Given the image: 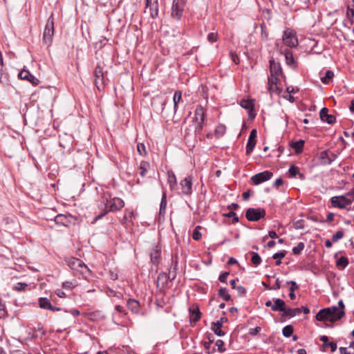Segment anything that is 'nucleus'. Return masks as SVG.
I'll return each mask as SVG.
<instances>
[{"mask_svg":"<svg viewBox=\"0 0 354 354\" xmlns=\"http://www.w3.org/2000/svg\"><path fill=\"white\" fill-rule=\"evenodd\" d=\"M283 41L289 48H295L298 45V39L296 32L290 28L284 30Z\"/></svg>","mask_w":354,"mask_h":354,"instance_id":"obj_4","label":"nucleus"},{"mask_svg":"<svg viewBox=\"0 0 354 354\" xmlns=\"http://www.w3.org/2000/svg\"><path fill=\"white\" fill-rule=\"evenodd\" d=\"M268 91L270 94L276 93L277 95H279L281 91L282 88L279 85V79L277 77H268Z\"/></svg>","mask_w":354,"mask_h":354,"instance_id":"obj_8","label":"nucleus"},{"mask_svg":"<svg viewBox=\"0 0 354 354\" xmlns=\"http://www.w3.org/2000/svg\"><path fill=\"white\" fill-rule=\"evenodd\" d=\"M270 77H279L283 75L281 64L279 62H276L273 59L270 60Z\"/></svg>","mask_w":354,"mask_h":354,"instance_id":"obj_14","label":"nucleus"},{"mask_svg":"<svg viewBox=\"0 0 354 354\" xmlns=\"http://www.w3.org/2000/svg\"><path fill=\"white\" fill-rule=\"evenodd\" d=\"M230 273L228 272H223L218 277V280L222 283H226L227 278L229 276Z\"/></svg>","mask_w":354,"mask_h":354,"instance_id":"obj_62","label":"nucleus"},{"mask_svg":"<svg viewBox=\"0 0 354 354\" xmlns=\"http://www.w3.org/2000/svg\"><path fill=\"white\" fill-rule=\"evenodd\" d=\"M257 131L256 129H252L250 133L247 145H246V151L245 153L247 156H250L251 153L253 151L256 143H257Z\"/></svg>","mask_w":354,"mask_h":354,"instance_id":"obj_9","label":"nucleus"},{"mask_svg":"<svg viewBox=\"0 0 354 354\" xmlns=\"http://www.w3.org/2000/svg\"><path fill=\"white\" fill-rule=\"evenodd\" d=\"M227 321V319L226 317H221L216 322H212V325L218 326L222 327L223 323L226 322Z\"/></svg>","mask_w":354,"mask_h":354,"instance_id":"obj_63","label":"nucleus"},{"mask_svg":"<svg viewBox=\"0 0 354 354\" xmlns=\"http://www.w3.org/2000/svg\"><path fill=\"white\" fill-rule=\"evenodd\" d=\"M319 160L322 165H328L331 164V160L329 158L328 149L322 151L319 153Z\"/></svg>","mask_w":354,"mask_h":354,"instance_id":"obj_23","label":"nucleus"},{"mask_svg":"<svg viewBox=\"0 0 354 354\" xmlns=\"http://www.w3.org/2000/svg\"><path fill=\"white\" fill-rule=\"evenodd\" d=\"M110 196H102V202L104 203L106 210L109 212H116L120 210L124 206V202L120 198L115 197L109 200Z\"/></svg>","mask_w":354,"mask_h":354,"instance_id":"obj_1","label":"nucleus"},{"mask_svg":"<svg viewBox=\"0 0 354 354\" xmlns=\"http://www.w3.org/2000/svg\"><path fill=\"white\" fill-rule=\"evenodd\" d=\"M127 307L129 309L135 314H137L139 313L140 304L138 301L134 299H129L127 301Z\"/></svg>","mask_w":354,"mask_h":354,"instance_id":"obj_24","label":"nucleus"},{"mask_svg":"<svg viewBox=\"0 0 354 354\" xmlns=\"http://www.w3.org/2000/svg\"><path fill=\"white\" fill-rule=\"evenodd\" d=\"M344 236V232L342 230L337 231L335 234L333 235L332 240L333 242H337Z\"/></svg>","mask_w":354,"mask_h":354,"instance_id":"obj_51","label":"nucleus"},{"mask_svg":"<svg viewBox=\"0 0 354 354\" xmlns=\"http://www.w3.org/2000/svg\"><path fill=\"white\" fill-rule=\"evenodd\" d=\"M205 115L206 113L204 107L201 104L197 105L194 111V120L196 122L205 121Z\"/></svg>","mask_w":354,"mask_h":354,"instance_id":"obj_19","label":"nucleus"},{"mask_svg":"<svg viewBox=\"0 0 354 354\" xmlns=\"http://www.w3.org/2000/svg\"><path fill=\"white\" fill-rule=\"evenodd\" d=\"M137 151L139 155L146 156L147 154L145 145L143 143H138L137 145Z\"/></svg>","mask_w":354,"mask_h":354,"instance_id":"obj_43","label":"nucleus"},{"mask_svg":"<svg viewBox=\"0 0 354 354\" xmlns=\"http://www.w3.org/2000/svg\"><path fill=\"white\" fill-rule=\"evenodd\" d=\"M54 17L51 15L47 20L45 28L43 32V43L49 46H50L54 35Z\"/></svg>","mask_w":354,"mask_h":354,"instance_id":"obj_2","label":"nucleus"},{"mask_svg":"<svg viewBox=\"0 0 354 354\" xmlns=\"http://www.w3.org/2000/svg\"><path fill=\"white\" fill-rule=\"evenodd\" d=\"M135 217L133 209H126L124 215L122 219V224L127 225L130 223H133V219L135 218Z\"/></svg>","mask_w":354,"mask_h":354,"instance_id":"obj_21","label":"nucleus"},{"mask_svg":"<svg viewBox=\"0 0 354 354\" xmlns=\"http://www.w3.org/2000/svg\"><path fill=\"white\" fill-rule=\"evenodd\" d=\"M167 182L171 190L174 189L177 186V180L174 172L172 170L167 171Z\"/></svg>","mask_w":354,"mask_h":354,"instance_id":"obj_26","label":"nucleus"},{"mask_svg":"<svg viewBox=\"0 0 354 354\" xmlns=\"http://www.w3.org/2000/svg\"><path fill=\"white\" fill-rule=\"evenodd\" d=\"M190 322H197L201 317V313L198 309V308H196L194 309H190Z\"/></svg>","mask_w":354,"mask_h":354,"instance_id":"obj_29","label":"nucleus"},{"mask_svg":"<svg viewBox=\"0 0 354 354\" xmlns=\"http://www.w3.org/2000/svg\"><path fill=\"white\" fill-rule=\"evenodd\" d=\"M230 56L234 64H239V62H240L239 57L236 53L231 51L230 53Z\"/></svg>","mask_w":354,"mask_h":354,"instance_id":"obj_56","label":"nucleus"},{"mask_svg":"<svg viewBox=\"0 0 354 354\" xmlns=\"http://www.w3.org/2000/svg\"><path fill=\"white\" fill-rule=\"evenodd\" d=\"M236 290L240 297L245 296L246 294V289L242 286H237Z\"/></svg>","mask_w":354,"mask_h":354,"instance_id":"obj_61","label":"nucleus"},{"mask_svg":"<svg viewBox=\"0 0 354 354\" xmlns=\"http://www.w3.org/2000/svg\"><path fill=\"white\" fill-rule=\"evenodd\" d=\"M55 222L57 225L67 226L70 223L68 217L64 214H58L55 218Z\"/></svg>","mask_w":354,"mask_h":354,"instance_id":"obj_27","label":"nucleus"},{"mask_svg":"<svg viewBox=\"0 0 354 354\" xmlns=\"http://www.w3.org/2000/svg\"><path fill=\"white\" fill-rule=\"evenodd\" d=\"M188 0H173L171 16L173 19L180 21L182 19Z\"/></svg>","mask_w":354,"mask_h":354,"instance_id":"obj_3","label":"nucleus"},{"mask_svg":"<svg viewBox=\"0 0 354 354\" xmlns=\"http://www.w3.org/2000/svg\"><path fill=\"white\" fill-rule=\"evenodd\" d=\"M260 27H261V39L263 41H267L268 39V32L266 30V28L264 23L261 24L260 25Z\"/></svg>","mask_w":354,"mask_h":354,"instance_id":"obj_45","label":"nucleus"},{"mask_svg":"<svg viewBox=\"0 0 354 354\" xmlns=\"http://www.w3.org/2000/svg\"><path fill=\"white\" fill-rule=\"evenodd\" d=\"M182 100V92L180 91H176L174 93L173 101H174V110L176 113L178 109V104Z\"/></svg>","mask_w":354,"mask_h":354,"instance_id":"obj_30","label":"nucleus"},{"mask_svg":"<svg viewBox=\"0 0 354 354\" xmlns=\"http://www.w3.org/2000/svg\"><path fill=\"white\" fill-rule=\"evenodd\" d=\"M221 328L222 327H221V326H214L212 324V327H211V328L214 331V333L219 337H222V336L225 335V333L221 330Z\"/></svg>","mask_w":354,"mask_h":354,"instance_id":"obj_47","label":"nucleus"},{"mask_svg":"<svg viewBox=\"0 0 354 354\" xmlns=\"http://www.w3.org/2000/svg\"><path fill=\"white\" fill-rule=\"evenodd\" d=\"M282 313H283L282 317H284L291 318V317H295V313L293 311V308H289V307L287 308L286 306L285 310H283V311Z\"/></svg>","mask_w":354,"mask_h":354,"instance_id":"obj_40","label":"nucleus"},{"mask_svg":"<svg viewBox=\"0 0 354 354\" xmlns=\"http://www.w3.org/2000/svg\"><path fill=\"white\" fill-rule=\"evenodd\" d=\"M274 303L273 306H272V310L283 312L285 310L286 303L285 301L279 298L273 299Z\"/></svg>","mask_w":354,"mask_h":354,"instance_id":"obj_22","label":"nucleus"},{"mask_svg":"<svg viewBox=\"0 0 354 354\" xmlns=\"http://www.w3.org/2000/svg\"><path fill=\"white\" fill-rule=\"evenodd\" d=\"M27 286L28 285L26 283L19 282L16 284V286L14 288V290L17 291H21L24 290Z\"/></svg>","mask_w":354,"mask_h":354,"instance_id":"obj_59","label":"nucleus"},{"mask_svg":"<svg viewBox=\"0 0 354 354\" xmlns=\"http://www.w3.org/2000/svg\"><path fill=\"white\" fill-rule=\"evenodd\" d=\"M344 200H346V198H344V195L339 196H333L330 198V203H331V205L334 207L345 209L346 205H348L346 202L344 203Z\"/></svg>","mask_w":354,"mask_h":354,"instance_id":"obj_17","label":"nucleus"},{"mask_svg":"<svg viewBox=\"0 0 354 354\" xmlns=\"http://www.w3.org/2000/svg\"><path fill=\"white\" fill-rule=\"evenodd\" d=\"M93 75L95 77V84L100 90L101 89V87L104 86L103 68L100 64H97L95 67Z\"/></svg>","mask_w":354,"mask_h":354,"instance_id":"obj_6","label":"nucleus"},{"mask_svg":"<svg viewBox=\"0 0 354 354\" xmlns=\"http://www.w3.org/2000/svg\"><path fill=\"white\" fill-rule=\"evenodd\" d=\"M18 77L21 80H26L35 86L38 85L39 83V80L26 69L21 71L18 74Z\"/></svg>","mask_w":354,"mask_h":354,"instance_id":"obj_13","label":"nucleus"},{"mask_svg":"<svg viewBox=\"0 0 354 354\" xmlns=\"http://www.w3.org/2000/svg\"><path fill=\"white\" fill-rule=\"evenodd\" d=\"M225 131L226 129L224 125H218L215 129V136L220 138L225 134Z\"/></svg>","mask_w":354,"mask_h":354,"instance_id":"obj_41","label":"nucleus"},{"mask_svg":"<svg viewBox=\"0 0 354 354\" xmlns=\"http://www.w3.org/2000/svg\"><path fill=\"white\" fill-rule=\"evenodd\" d=\"M251 261L252 263L255 266H257L261 264V258L259 256V254L255 252H252L251 253Z\"/></svg>","mask_w":354,"mask_h":354,"instance_id":"obj_38","label":"nucleus"},{"mask_svg":"<svg viewBox=\"0 0 354 354\" xmlns=\"http://www.w3.org/2000/svg\"><path fill=\"white\" fill-rule=\"evenodd\" d=\"M201 228L200 226H197L194 232H193V234H192V238L195 241H198L201 239V236H202V234L201 233L198 231V229Z\"/></svg>","mask_w":354,"mask_h":354,"instance_id":"obj_50","label":"nucleus"},{"mask_svg":"<svg viewBox=\"0 0 354 354\" xmlns=\"http://www.w3.org/2000/svg\"><path fill=\"white\" fill-rule=\"evenodd\" d=\"M68 266L74 271H78L80 268L86 269V264L80 259L71 257L68 260Z\"/></svg>","mask_w":354,"mask_h":354,"instance_id":"obj_16","label":"nucleus"},{"mask_svg":"<svg viewBox=\"0 0 354 354\" xmlns=\"http://www.w3.org/2000/svg\"><path fill=\"white\" fill-rule=\"evenodd\" d=\"M294 329L291 325L286 326L282 330V334L286 337H290L293 333Z\"/></svg>","mask_w":354,"mask_h":354,"instance_id":"obj_39","label":"nucleus"},{"mask_svg":"<svg viewBox=\"0 0 354 354\" xmlns=\"http://www.w3.org/2000/svg\"><path fill=\"white\" fill-rule=\"evenodd\" d=\"M150 167V164L147 161H141L138 170L139 174L142 177H145L147 175V173Z\"/></svg>","mask_w":354,"mask_h":354,"instance_id":"obj_28","label":"nucleus"},{"mask_svg":"<svg viewBox=\"0 0 354 354\" xmlns=\"http://www.w3.org/2000/svg\"><path fill=\"white\" fill-rule=\"evenodd\" d=\"M334 76V73L332 71H327L325 73V75L322 77H321V81L322 83L325 84H328L330 83V81L332 80V78Z\"/></svg>","mask_w":354,"mask_h":354,"instance_id":"obj_37","label":"nucleus"},{"mask_svg":"<svg viewBox=\"0 0 354 354\" xmlns=\"http://www.w3.org/2000/svg\"><path fill=\"white\" fill-rule=\"evenodd\" d=\"M218 296L221 297L226 301H228L231 299V296L227 293V290L226 288H221L218 290Z\"/></svg>","mask_w":354,"mask_h":354,"instance_id":"obj_36","label":"nucleus"},{"mask_svg":"<svg viewBox=\"0 0 354 354\" xmlns=\"http://www.w3.org/2000/svg\"><path fill=\"white\" fill-rule=\"evenodd\" d=\"M299 168L297 167V166H295V165H292L289 168V173H290V175L292 176V177H295L296 175L297 174H299Z\"/></svg>","mask_w":354,"mask_h":354,"instance_id":"obj_52","label":"nucleus"},{"mask_svg":"<svg viewBox=\"0 0 354 354\" xmlns=\"http://www.w3.org/2000/svg\"><path fill=\"white\" fill-rule=\"evenodd\" d=\"M204 124H205V121H198L197 122V124L195 127V132L197 133H200L202 130H203V126H204Z\"/></svg>","mask_w":354,"mask_h":354,"instance_id":"obj_58","label":"nucleus"},{"mask_svg":"<svg viewBox=\"0 0 354 354\" xmlns=\"http://www.w3.org/2000/svg\"><path fill=\"white\" fill-rule=\"evenodd\" d=\"M304 146V141L302 140H299L298 141L294 142L292 143L291 147L295 151L296 153H299L301 152Z\"/></svg>","mask_w":354,"mask_h":354,"instance_id":"obj_31","label":"nucleus"},{"mask_svg":"<svg viewBox=\"0 0 354 354\" xmlns=\"http://www.w3.org/2000/svg\"><path fill=\"white\" fill-rule=\"evenodd\" d=\"M240 105L242 108L247 109L248 111L253 110L254 109L253 100H251L243 99L240 102Z\"/></svg>","mask_w":354,"mask_h":354,"instance_id":"obj_34","label":"nucleus"},{"mask_svg":"<svg viewBox=\"0 0 354 354\" xmlns=\"http://www.w3.org/2000/svg\"><path fill=\"white\" fill-rule=\"evenodd\" d=\"M223 216L227 217V218H232V223H236L239 222V217L237 216L236 214L234 212H230L226 214H223Z\"/></svg>","mask_w":354,"mask_h":354,"instance_id":"obj_44","label":"nucleus"},{"mask_svg":"<svg viewBox=\"0 0 354 354\" xmlns=\"http://www.w3.org/2000/svg\"><path fill=\"white\" fill-rule=\"evenodd\" d=\"M279 50L281 53L284 54L286 64L291 67H295V61L292 53L289 49H285L283 50L282 49H279Z\"/></svg>","mask_w":354,"mask_h":354,"instance_id":"obj_20","label":"nucleus"},{"mask_svg":"<svg viewBox=\"0 0 354 354\" xmlns=\"http://www.w3.org/2000/svg\"><path fill=\"white\" fill-rule=\"evenodd\" d=\"M39 306L40 308L47 310L52 308L50 301L46 297H40L39 299Z\"/></svg>","mask_w":354,"mask_h":354,"instance_id":"obj_32","label":"nucleus"},{"mask_svg":"<svg viewBox=\"0 0 354 354\" xmlns=\"http://www.w3.org/2000/svg\"><path fill=\"white\" fill-rule=\"evenodd\" d=\"M348 259L346 257L342 256L337 260L336 266L343 270L348 265Z\"/></svg>","mask_w":354,"mask_h":354,"instance_id":"obj_33","label":"nucleus"},{"mask_svg":"<svg viewBox=\"0 0 354 354\" xmlns=\"http://www.w3.org/2000/svg\"><path fill=\"white\" fill-rule=\"evenodd\" d=\"M329 309V322H335L339 320L345 315L343 310H339L337 306H332L328 308Z\"/></svg>","mask_w":354,"mask_h":354,"instance_id":"obj_11","label":"nucleus"},{"mask_svg":"<svg viewBox=\"0 0 354 354\" xmlns=\"http://www.w3.org/2000/svg\"><path fill=\"white\" fill-rule=\"evenodd\" d=\"M77 272H80L85 277H88L91 274V270L86 265V269L84 268H80Z\"/></svg>","mask_w":354,"mask_h":354,"instance_id":"obj_57","label":"nucleus"},{"mask_svg":"<svg viewBox=\"0 0 354 354\" xmlns=\"http://www.w3.org/2000/svg\"><path fill=\"white\" fill-rule=\"evenodd\" d=\"M293 227L296 230H301L305 227L304 226V221L302 219H299L293 223Z\"/></svg>","mask_w":354,"mask_h":354,"instance_id":"obj_49","label":"nucleus"},{"mask_svg":"<svg viewBox=\"0 0 354 354\" xmlns=\"http://www.w3.org/2000/svg\"><path fill=\"white\" fill-rule=\"evenodd\" d=\"M167 204V201L166 193L163 192V194H162V196L161 198V201H160V211H159L160 214H165Z\"/></svg>","mask_w":354,"mask_h":354,"instance_id":"obj_35","label":"nucleus"},{"mask_svg":"<svg viewBox=\"0 0 354 354\" xmlns=\"http://www.w3.org/2000/svg\"><path fill=\"white\" fill-rule=\"evenodd\" d=\"M217 39H218L217 32H209L207 35V40L211 43L216 42L217 41Z\"/></svg>","mask_w":354,"mask_h":354,"instance_id":"obj_53","label":"nucleus"},{"mask_svg":"<svg viewBox=\"0 0 354 354\" xmlns=\"http://www.w3.org/2000/svg\"><path fill=\"white\" fill-rule=\"evenodd\" d=\"M344 196L346 199L344 200V203L346 202L348 205H351L354 201V190L347 192Z\"/></svg>","mask_w":354,"mask_h":354,"instance_id":"obj_42","label":"nucleus"},{"mask_svg":"<svg viewBox=\"0 0 354 354\" xmlns=\"http://www.w3.org/2000/svg\"><path fill=\"white\" fill-rule=\"evenodd\" d=\"M261 330V328L260 326H257L254 328H250L249 330L248 334L252 336L257 335Z\"/></svg>","mask_w":354,"mask_h":354,"instance_id":"obj_60","label":"nucleus"},{"mask_svg":"<svg viewBox=\"0 0 354 354\" xmlns=\"http://www.w3.org/2000/svg\"><path fill=\"white\" fill-rule=\"evenodd\" d=\"M215 346L220 353H223L225 351L224 342L221 339H218L216 342Z\"/></svg>","mask_w":354,"mask_h":354,"instance_id":"obj_48","label":"nucleus"},{"mask_svg":"<svg viewBox=\"0 0 354 354\" xmlns=\"http://www.w3.org/2000/svg\"><path fill=\"white\" fill-rule=\"evenodd\" d=\"M272 176L273 174L271 171H264L252 176L251 179L253 183L257 185L265 181L270 180L272 177Z\"/></svg>","mask_w":354,"mask_h":354,"instance_id":"obj_7","label":"nucleus"},{"mask_svg":"<svg viewBox=\"0 0 354 354\" xmlns=\"http://www.w3.org/2000/svg\"><path fill=\"white\" fill-rule=\"evenodd\" d=\"M305 245L303 242H300L297 246L292 248V252L294 254H299L304 249Z\"/></svg>","mask_w":354,"mask_h":354,"instance_id":"obj_46","label":"nucleus"},{"mask_svg":"<svg viewBox=\"0 0 354 354\" xmlns=\"http://www.w3.org/2000/svg\"><path fill=\"white\" fill-rule=\"evenodd\" d=\"M151 261L153 264L157 265L161 256V248L158 244H156L152 248L151 253Z\"/></svg>","mask_w":354,"mask_h":354,"instance_id":"obj_18","label":"nucleus"},{"mask_svg":"<svg viewBox=\"0 0 354 354\" xmlns=\"http://www.w3.org/2000/svg\"><path fill=\"white\" fill-rule=\"evenodd\" d=\"M281 288V281L279 278L276 279L275 283L271 288H269V290H279Z\"/></svg>","mask_w":354,"mask_h":354,"instance_id":"obj_64","label":"nucleus"},{"mask_svg":"<svg viewBox=\"0 0 354 354\" xmlns=\"http://www.w3.org/2000/svg\"><path fill=\"white\" fill-rule=\"evenodd\" d=\"M145 8H149L152 19L158 17V0H145Z\"/></svg>","mask_w":354,"mask_h":354,"instance_id":"obj_10","label":"nucleus"},{"mask_svg":"<svg viewBox=\"0 0 354 354\" xmlns=\"http://www.w3.org/2000/svg\"><path fill=\"white\" fill-rule=\"evenodd\" d=\"M329 309L328 308L320 310L316 315L317 321H329Z\"/></svg>","mask_w":354,"mask_h":354,"instance_id":"obj_25","label":"nucleus"},{"mask_svg":"<svg viewBox=\"0 0 354 354\" xmlns=\"http://www.w3.org/2000/svg\"><path fill=\"white\" fill-rule=\"evenodd\" d=\"M319 117L322 122L329 124H333L336 122L335 117L333 115L328 114V109L324 107L319 112Z\"/></svg>","mask_w":354,"mask_h":354,"instance_id":"obj_15","label":"nucleus"},{"mask_svg":"<svg viewBox=\"0 0 354 354\" xmlns=\"http://www.w3.org/2000/svg\"><path fill=\"white\" fill-rule=\"evenodd\" d=\"M286 252L285 250L278 252L272 255L274 259H281L285 257Z\"/></svg>","mask_w":354,"mask_h":354,"instance_id":"obj_54","label":"nucleus"},{"mask_svg":"<svg viewBox=\"0 0 354 354\" xmlns=\"http://www.w3.org/2000/svg\"><path fill=\"white\" fill-rule=\"evenodd\" d=\"M288 285H291L290 288V292H295L299 288V286L297 284V283L295 281H288L286 282Z\"/></svg>","mask_w":354,"mask_h":354,"instance_id":"obj_55","label":"nucleus"},{"mask_svg":"<svg viewBox=\"0 0 354 354\" xmlns=\"http://www.w3.org/2000/svg\"><path fill=\"white\" fill-rule=\"evenodd\" d=\"M266 213L263 208L250 207L246 210L245 217L249 221H258L265 217Z\"/></svg>","mask_w":354,"mask_h":354,"instance_id":"obj_5","label":"nucleus"},{"mask_svg":"<svg viewBox=\"0 0 354 354\" xmlns=\"http://www.w3.org/2000/svg\"><path fill=\"white\" fill-rule=\"evenodd\" d=\"M192 179L193 177L192 176H188L180 183L182 192L185 195L189 196L192 193Z\"/></svg>","mask_w":354,"mask_h":354,"instance_id":"obj_12","label":"nucleus"}]
</instances>
